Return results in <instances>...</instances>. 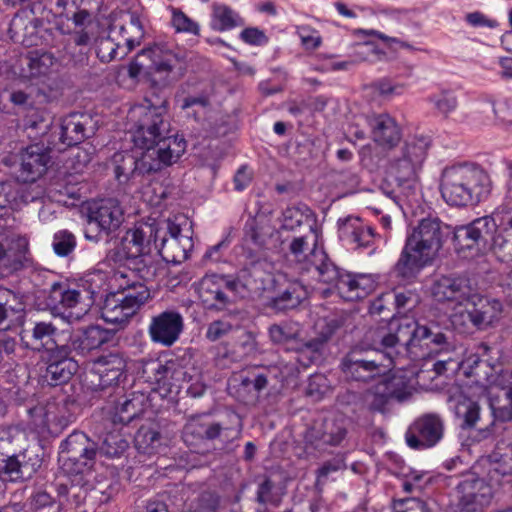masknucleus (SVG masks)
I'll return each instance as SVG.
<instances>
[{
  "label": "nucleus",
  "instance_id": "nucleus-60",
  "mask_svg": "<svg viewBox=\"0 0 512 512\" xmlns=\"http://www.w3.org/2000/svg\"><path fill=\"white\" fill-rule=\"evenodd\" d=\"M380 148L375 142L362 146L358 151L360 165L369 171L375 170L383 159Z\"/></svg>",
  "mask_w": 512,
  "mask_h": 512
},
{
  "label": "nucleus",
  "instance_id": "nucleus-4",
  "mask_svg": "<svg viewBox=\"0 0 512 512\" xmlns=\"http://www.w3.org/2000/svg\"><path fill=\"white\" fill-rule=\"evenodd\" d=\"M452 228L437 217L421 219L407 234L405 245L394 266L398 278L411 282L430 264Z\"/></svg>",
  "mask_w": 512,
  "mask_h": 512
},
{
  "label": "nucleus",
  "instance_id": "nucleus-38",
  "mask_svg": "<svg viewBox=\"0 0 512 512\" xmlns=\"http://www.w3.org/2000/svg\"><path fill=\"white\" fill-rule=\"evenodd\" d=\"M147 159L149 157L145 156L144 153L139 158L130 154H115L113 157L115 178L120 184H126L138 177L152 174Z\"/></svg>",
  "mask_w": 512,
  "mask_h": 512
},
{
  "label": "nucleus",
  "instance_id": "nucleus-36",
  "mask_svg": "<svg viewBox=\"0 0 512 512\" xmlns=\"http://www.w3.org/2000/svg\"><path fill=\"white\" fill-rule=\"evenodd\" d=\"M82 299V290L67 280L51 284L47 296L46 305L54 312L75 308Z\"/></svg>",
  "mask_w": 512,
  "mask_h": 512
},
{
  "label": "nucleus",
  "instance_id": "nucleus-19",
  "mask_svg": "<svg viewBox=\"0 0 512 512\" xmlns=\"http://www.w3.org/2000/svg\"><path fill=\"white\" fill-rule=\"evenodd\" d=\"M152 174L176 163L186 150V141L178 134L167 133L162 135L151 146H143Z\"/></svg>",
  "mask_w": 512,
  "mask_h": 512
},
{
  "label": "nucleus",
  "instance_id": "nucleus-46",
  "mask_svg": "<svg viewBox=\"0 0 512 512\" xmlns=\"http://www.w3.org/2000/svg\"><path fill=\"white\" fill-rule=\"evenodd\" d=\"M111 33L114 37L115 34H118L122 38L121 42L124 50L122 51L120 58H123L140 44V39L142 38L144 31L139 17L131 14L129 22L126 25L119 26L118 29L114 26L111 29Z\"/></svg>",
  "mask_w": 512,
  "mask_h": 512
},
{
  "label": "nucleus",
  "instance_id": "nucleus-35",
  "mask_svg": "<svg viewBox=\"0 0 512 512\" xmlns=\"http://www.w3.org/2000/svg\"><path fill=\"white\" fill-rule=\"evenodd\" d=\"M114 337V330L99 325H90L71 335L68 345L71 347V352L74 351L78 355L85 356L111 342Z\"/></svg>",
  "mask_w": 512,
  "mask_h": 512
},
{
  "label": "nucleus",
  "instance_id": "nucleus-9",
  "mask_svg": "<svg viewBox=\"0 0 512 512\" xmlns=\"http://www.w3.org/2000/svg\"><path fill=\"white\" fill-rule=\"evenodd\" d=\"M168 108L166 97L154 95L130 109L128 118L133 123L132 141L135 146H151L162 135L171 132Z\"/></svg>",
  "mask_w": 512,
  "mask_h": 512
},
{
  "label": "nucleus",
  "instance_id": "nucleus-12",
  "mask_svg": "<svg viewBox=\"0 0 512 512\" xmlns=\"http://www.w3.org/2000/svg\"><path fill=\"white\" fill-rule=\"evenodd\" d=\"M87 225L84 237L92 243L105 240L109 243L124 222V211L117 199L106 198L92 201L87 207Z\"/></svg>",
  "mask_w": 512,
  "mask_h": 512
},
{
  "label": "nucleus",
  "instance_id": "nucleus-30",
  "mask_svg": "<svg viewBox=\"0 0 512 512\" xmlns=\"http://www.w3.org/2000/svg\"><path fill=\"white\" fill-rule=\"evenodd\" d=\"M462 477L456 486L459 505L467 512L476 511L489 500L491 487L475 473H465Z\"/></svg>",
  "mask_w": 512,
  "mask_h": 512
},
{
  "label": "nucleus",
  "instance_id": "nucleus-28",
  "mask_svg": "<svg viewBox=\"0 0 512 512\" xmlns=\"http://www.w3.org/2000/svg\"><path fill=\"white\" fill-rule=\"evenodd\" d=\"M470 307L466 310L467 317L474 327L483 330L497 323L503 313L500 300L473 292L467 302Z\"/></svg>",
  "mask_w": 512,
  "mask_h": 512
},
{
  "label": "nucleus",
  "instance_id": "nucleus-37",
  "mask_svg": "<svg viewBox=\"0 0 512 512\" xmlns=\"http://www.w3.org/2000/svg\"><path fill=\"white\" fill-rule=\"evenodd\" d=\"M366 35L378 37L381 40L387 42L389 45L391 43H396L402 47L407 46L398 38L388 37L385 34L376 32L374 30H370L369 32L361 29L354 30V62H374L379 60L381 56L384 55V53L377 48V45L374 41L365 39Z\"/></svg>",
  "mask_w": 512,
  "mask_h": 512
},
{
  "label": "nucleus",
  "instance_id": "nucleus-55",
  "mask_svg": "<svg viewBox=\"0 0 512 512\" xmlns=\"http://www.w3.org/2000/svg\"><path fill=\"white\" fill-rule=\"evenodd\" d=\"M19 191L13 182L0 183V219L11 215L14 205H17Z\"/></svg>",
  "mask_w": 512,
  "mask_h": 512
},
{
  "label": "nucleus",
  "instance_id": "nucleus-42",
  "mask_svg": "<svg viewBox=\"0 0 512 512\" xmlns=\"http://www.w3.org/2000/svg\"><path fill=\"white\" fill-rule=\"evenodd\" d=\"M146 399L144 394L132 392L119 400L112 415L114 424L128 425L140 417L145 411Z\"/></svg>",
  "mask_w": 512,
  "mask_h": 512
},
{
  "label": "nucleus",
  "instance_id": "nucleus-45",
  "mask_svg": "<svg viewBox=\"0 0 512 512\" xmlns=\"http://www.w3.org/2000/svg\"><path fill=\"white\" fill-rule=\"evenodd\" d=\"M25 311L24 303L10 289L0 287V329L19 320Z\"/></svg>",
  "mask_w": 512,
  "mask_h": 512
},
{
  "label": "nucleus",
  "instance_id": "nucleus-29",
  "mask_svg": "<svg viewBox=\"0 0 512 512\" xmlns=\"http://www.w3.org/2000/svg\"><path fill=\"white\" fill-rule=\"evenodd\" d=\"M473 292L470 279L462 275L440 276L432 286V294L436 300L449 301L456 305L467 303Z\"/></svg>",
  "mask_w": 512,
  "mask_h": 512
},
{
  "label": "nucleus",
  "instance_id": "nucleus-26",
  "mask_svg": "<svg viewBox=\"0 0 512 512\" xmlns=\"http://www.w3.org/2000/svg\"><path fill=\"white\" fill-rule=\"evenodd\" d=\"M54 149L52 145L35 143L27 146L21 152V163L17 179L24 183H32L38 180L47 170L50 161L49 150Z\"/></svg>",
  "mask_w": 512,
  "mask_h": 512
},
{
  "label": "nucleus",
  "instance_id": "nucleus-39",
  "mask_svg": "<svg viewBox=\"0 0 512 512\" xmlns=\"http://www.w3.org/2000/svg\"><path fill=\"white\" fill-rule=\"evenodd\" d=\"M502 387L496 395H490L489 407L495 421H512V369L502 374Z\"/></svg>",
  "mask_w": 512,
  "mask_h": 512
},
{
  "label": "nucleus",
  "instance_id": "nucleus-21",
  "mask_svg": "<svg viewBox=\"0 0 512 512\" xmlns=\"http://www.w3.org/2000/svg\"><path fill=\"white\" fill-rule=\"evenodd\" d=\"M230 274H206L199 282L198 294L206 308L215 311L226 310L234 299Z\"/></svg>",
  "mask_w": 512,
  "mask_h": 512
},
{
  "label": "nucleus",
  "instance_id": "nucleus-43",
  "mask_svg": "<svg viewBox=\"0 0 512 512\" xmlns=\"http://www.w3.org/2000/svg\"><path fill=\"white\" fill-rule=\"evenodd\" d=\"M133 317L132 312L126 306L124 300L119 297L117 291L106 295L101 307V318L106 323L123 326Z\"/></svg>",
  "mask_w": 512,
  "mask_h": 512
},
{
  "label": "nucleus",
  "instance_id": "nucleus-6",
  "mask_svg": "<svg viewBox=\"0 0 512 512\" xmlns=\"http://www.w3.org/2000/svg\"><path fill=\"white\" fill-rule=\"evenodd\" d=\"M129 447L120 434L110 433L102 445L92 441L84 432L74 431L59 446L58 461L67 474H82L93 468L98 454L107 458L120 457Z\"/></svg>",
  "mask_w": 512,
  "mask_h": 512
},
{
  "label": "nucleus",
  "instance_id": "nucleus-11",
  "mask_svg": "<svg viewBox=\"0 0 512 512\" xmlns=\"http://www.w3.org/2000/svg\"><path fill=\"white\" fill-rule=\"evenodd\" d=\"M313 243L307 258L297 268L301 275L325 284H334L333 289L345 301H351L352 274L340 275L339 269L331 261L323 247L318 244V231L310 227Z\"/></svg>",
  "mask_w": 512,
  "mask_h": 512
},
{
  "label": "nucleus",
  "instance_id": "nucleus-41",
  "mask_svg": "<svg viewBox=\"0 0 512 512\" xmlns=\"http://www.w3.org/2000/svg\"><path fill=\"white\" fill-rule=\"evenodd\" d=\"M89 388L101 397H110L117 393L120 384L127 378L126 370L97 369L90 373Z\"/></svg>",
  "mask_w": 512,
  "mask_h": 512
},
{
  "label": "nucleus",
  "instance_id": "nucleus-34",
  "mask_svg": "<svg viewBox=\"0 0 512 512\" xmlns=\"http://www.w3.org/2000/svg\"><path fill=\"white\" fill-rule=\"evenodd\" d=\"M270 278L262 268L243 266L235 275L230 274L233 296H259L266 290Z\"/></svg>",
  "mask_w": 512,
  "mask_h": 512
},
{
  "label": "nucleus",
  "instance_id": "nucleus-13",
  "mask_svg": "<svg viewBox=\"0 0 512 512\" xmlns=\"http://www.w3.org/2000/svg\"><path fill=\"white\" fill-rule=\"evenodd\" d=\"M354 136L364 138L365 131L360 129L361 126L367 125L370 128L371 137L383 150L389 151L394 149L402 139V129L396 119L388 113H360L355 117Z\"/></svg>",
  "mask_w": 512,
  "mask_h": 512
},
{
  "label": "nucleus",
  "instance_id": "nucleus-49",
  "mask_svg": "<svg viewBox=\"0 0 512 512\" xmlns=\"http://www.w3.org/2000/svg\"><path fill=\"white\" fill-rule=\"evenodd\" d=\"M17 342L14 338L1 335L0 336V377L10 376L15 373L18 363L16 361Z\"/></svg>",
  "mask_w": 512,
  "mask_h": 512
},
{
  "label": "nucleus",
  "instance_id": "nucleus-17",
  "mask_svg": "<svg viewBox=\"0 0 512 512\" xmlns=\"http://www.w3.org/2000/svg\"><path fill=\"white\" fill-rule=\"evenodd\" d=\"M444 436V421L436 413L419 416L405 433L407 445L412 449H428L437 445Z\"/></svg>",
  "mask_w": 512,
  "mask_h": 512
},
{
  "label": "nucleus",
  "instance_id": "nucleus-7",
  "mask_svg": "<svg viewBox=\"0 0 512 512\" xmlns=\"http://www.w3.org/2000/svg\"><path fill=\"white\" fill-rule=\"evenodd\" d=\"M161 230L154 225L141 224L128 229L118 245L110 249L106 258L115 264L131 261L132 270L140 279L152 280L156 276L157 264L151 253L159 239Z\"/></svg>",
  "mask_w": 512,
  "mask_h": 512
},
{
  "label": "nucleus",
  "instance_id": "nucleus-3",
  "mask_svg": "<svg viewBox=\"0 0 512 512\" xmlns=\"http://www.w3.org/2000/svg\"><path fill=\"white\" fill-rule=\"evenodd\" d=\"M430 139L425 136L405 141L389 165L388 178L381 185L383 193L401 209L403 205L418 203L420 196L419 172L427 156Z\"/></svg>",
  "mask_w": 512,
  "mask_h": 512
},
{
  "label": "nucleus",
  "instance_id": "nucleus-63",
  "mask_svg": "<svg viewBox=\"0 0 512 512\" xmlns=\"http://www.w3.org/2000/svg\"><path fill=\"white\" fill-rule=\"evenodd\" d=\"M25 411L31 428L43 429L48 425L49 419L46 408L37 403L36 400H31V404L27 405Z\"/></svg>",
  "mask_w": 512,
  "mask_h": 512
},
{
  "label": "nucleus",
  "instance_id": "nucleus-20",
  "mask_svg": "<svg viewBox=\"0 0 512 512\" xmlns=\"http://www.w3.org/2000/svg\"><path fill=\"white\" fill-rule=\"evenodd\" d=\"M158 240L154 249L167 263L181 264L193 249L192 237L183 235L180 226L172 221L167 222L166 231L160 232Z\"/></svg>",
  "mask_w": 512,
  "mask_h": 512
},
{
  "label": "nucleus",
  "instance_id": "nucleus-27",
  "mask_svg": "<svg viewBox=\"0 0 512 512\" xmlns=\"http://www.w3.org/2000/svg\"><path fill=\"white\" fill-rule=\"evenodd\" d=\"M508 172L507 191L503 203L494 211L500 217V229L494 237V248L505 256H512V161H505Z\"/></svg>",
  "mask_w": 512,
  "mask_h": 512
},
{
  "label": "nucleus",
  "instance_id": "nucleus-64",
  "mask_svg": "<svg viewBox=\"0 0 512 512\" xmlns=\"http://www.w3.org/2000/svg\"><path fill=\"white\" fill-rule=\"evenodd\" d=\"M393 512H433L428 503L417 499L407 498L393 501Z\"/></svg>",
  "mask_w": 512,
  "mask_h": 512
},
{
  "label": "nucleus",
  "instance_id": "nucleus-51",
  "mask_svg": "<svg viewBox=\"0 0 512 512\" xmlns=\"http://www.w3.org/2000/svg\"><path fill=\"white\" fill-rule=\"evenodd\" d=\"M220 497L217 493L203 491L189 500L184 512H218Z\"/></svg>",
  "mask_w": 512,
  "mask_h": 512
},
{
  "label": "nucleus",
  "instance_id": "nucleus-33",
  "mask_svg": "<svg viewBox=\"0 0 512 512\" xmlns=\"http://www.w3.org/2000/svg\"><path fill=\"white\" fill-rule=\"evenodd\" d=\"M134 272L126 274L117 272L114 275L117 282V293L124 300L126 306L130 309L133 316L149 301L151 292L146 286V280H135Z\"/></svg>",
  "mask_w": 512,
  "mask_h": 512
},
{
  "label": "nucleus",
  "instance_id": "nucleus-16",
  "mask_svg": "<svg viewBox=\"0 0 512 512\" xmlns=\"http://www.w3.org/2000/svg\"><path fill=\"white\" fill-rule=\"evenodd\" d=\"M36 446L0 459V479L4 482H23L30 479L41 467L42 458Z\"/></svg>",
  "mask_w": 512,
  "mask_h": 512
},
{
  "label": "nucleus",
  "instance_id": "nucleus-24",
  "mask_svg": "<svg viewBox=\"0 0 512 512\" xmlns=\"http://www.w3.org/2000/svg\"><path fill=\"white\" fill-rule=\"evenodd\" d=\"M346 433V428L341 422H315L305 431V451L309 454L325 451L328 446L340 444Z\"/></svg>",
  "mask_w": 512,
  "mask_h": 512
},
{
  "label": "nucleus",
  "instance_id": "nucleus-22",
  "mask_svg": "<svg viewBox=\"0 0 512 512\" xmlns=\"http://www.w3.org/2000/svg\"><path fill=\"white\" fill-rule=\"evenodd\" d=\"M102 0H55V8L60 17L74 25L73 31H86L89 35L88 52L94 38L92 19Z\"/></svg>",
  "mask_w": 512,
  "mask_h": 512
},
{
  "label": "nucleus",
  "instance_id": "nucleus-10",
  "mask_svg": "<svg viewBox=\"0 0 512 512\" xmlns=\"http://www.w3.org/2000/svg\"><path fill=\"white\" fill-rule=\"evenodd\" d=\"M242 433V419L234 411H227L218 420L205 416H192L183 427L182 438L191 448L205 441L218 440L223 449H230V444Z\"/></svg>",
  "mask_w": 512,
  "mask_h": 512
},
{
  "label": "nucleus",
  "instance_id": "nucleus-2",
  "mask_svg": "<svg viewBox=\"0 0 512 512\" xmlns=\"http://www.w3.org/2000/svg\"><path fill=\"white\" fill-rule=\"evenodd\" d=\"M390 324H396L394 333H387L384 329L371 331L370 335L374 345L380 344L383 351L375 348L376 359L381 361L387 357L389 363L401 353L409 354L413 360L430 358L434 355L448 351L450 343L445 333L437 325L420 324L411 317L392 319Z\"/></svg>",
  "mask_w": 512,
  "mask_h": 512
},
{
  "label": "nucleus",
  "instance_id": "nucleus-31",
  "mask_svg": "<svg viewBox=\"0 0 512 512\" xmlns=\"http://www.w3.org/2000/svg\"><path fill=\"white\" fill-rule=\"evenodd\" d=\"M58 328L51 321H35L31 327L23 328L20 337L26 348L37 352H46L47 355L56 351L61 344L57 343Z\"/></svg>",
  "mask_w": 512,
  "mask_h": 512
},
{
  "label": "nucleus",
  "instance_id": "nucleus-47",
  "mask_svg": "<svg viewBox=\"0 0 512 512\" xmlns=\"http://www.w3.org/2000/svg\"><path fill=\"white\" fill-rule=\"evenodd\" d=\"M211 28L215 31H228L244 25V20L232 8L225 4L214 3L211 14Z\"/></svg>",
  "mask_w": 512,
  "mask_h": 512
},
{
  "label": "nucleus",
  "instance_id": "nucleus-14",
  "mask_svg": "<svg viewBox=\"0 0 512 512\" xmlns=\"http://www.w3.org/2000/svg\"><path fill=\"white\" fill-rule=\"evenodd\" d=\"M147 58L151 70L152 82L159 88L171 86L182 76L183 71L179 59L165 44H154L141 50L137 59Z\"/></svg>",
  "mask_w": 512,
  "mask_h": 512
},
{
  "label": "nucleus",
  "instance_id": "nucleus-52",
  "mask_svg": "<svg viewBox=\"0 0 512 512\" xmlns=\"http://www.w3.org/2000/svg\"><path fill=\"white\" fill-rule=\"evenodd\" d=\"M27 59L30 74L34 77L46 75L56 62L54 54L48 51H31Z\"/></svg>",
  "mask_w": 512,
  "mask_h": 512
},
{
  "label": "nucleus",
  "instance_id": "nucleus-8",
  "mask_svg": "<svg viewBox=\"0 0 512 512\" xmlns=\"http://www.w3.org/2000/svg\"><path fill=\"white\" fill-rule=\"evenodd\" d=\"M440 192L452 206H472L486 199L491 192L488 174L473 165L446 167L441 174Z\"/></svg>",
  "mask_w": 512,
  "mask_h": 512
},
{
  "label": "nucleus",
  "instance_id": "nucleus-56",
  "mask_svg": "<svg viewBox=\"0 0 512 512\" xmlns=\"http://www.w3.org/2000/svg\"><path fill=\"white\" fill-rule=\"evenodd\" d=\"M385 389L386 388L382 385L381 381H378L375 385L364 392L362 396L363 403L370 410L382 411L390 400Z\"/></svg>",
  "mask_w": 512,
  "mask_h": 512
},
{
  "label": "nucleus",
  "instance_id": "nucleus-57",
  "mask_svg": "<svg viewBox=\"0 0 512 512\" xmlns=\"http://www.w3.org/2000/svg\"><path fill=\"white\" fill-rule=\"evenodd\" d=\"M124 50L121 40L116 42L114 36L102 38L97 46L96 55L103 63H109L116 58H120Z\"/></svg>",
  "mask_w": 512,
  "mask_h": 512
},
{
  "label": "nucleus",
  "instance_id": "nucleus-25",
  "mask_svg": "<svg viewBox=\"0 0 512 512\" xmlns=\"http://www.w3.org/2000/svg\"><path fill=\"white\" fill-rule=\"evenodd\" d=\"M184 329V319L176 310H165L151 318L148 333L152 342L171 347Z\"/></svg>",
  "mask_w": 512,
  "mask_h": 512
},
{
  "label": "nucleus",
  "instance_id": "nucleus-23",
  "mask_svg": "<svg viewBox=\"0 0 512 512\" xmlns=\"http://www.w3.org/2000/svg\"><path fill=\"white\" fill-rule=\"evenodd\" d=\"M69 345H60L56 351L46 356V368L42 374L43 381L49 386L68 383L79 369L78 362L71 356Z\"/></svg>",
  "mask_w": 512,
  "mask_h": 512
},
{
  "label": "nucleus",
  "instance_id": "nucleus-18",
  "mask_svg": "<svg viewBox=\"0 0 512 512\" xmlns=\"http://www.w3.org/2000/svg\"><path fill=\"white\" fill-rule=\"evenodd\" d=\"M96 132V123L87 113H70L61 120L58 141H49L54 150L62 151L84 142Z\"/></svg>",
  "mask_w": 512,
  "mask_h": 512
},
{
  "label": "nucleus",
  "instance_id": "nucleus-61",
  "mask_svg": "<svg viewBox=\"0 0 512 512\" xmlns=\"http://www.w3.org/2000/svg\"><path fill=\"white\" fill-rule=\"evenodd\" d=\"M30 506L34 512H60L61 504L48 492L37 491L30 499Z\"/></svg>",
  "mask_w": 512,
  "mask_h": 512
},
{
  "label": "nucleus",
  "instance_id": "nucleus-50",
  "mask_svg": "<svg viewBox=\"0 0 512 512\" xmlns=\"http://www.w3.org/2000/svg\"><path fill=\"white\" fill-rule=\"evenodd\" d=\"M161 434L154 426H141L135 435L136 448L145 454H152L160 446Z\"/></svg>",
  "mask_w": 512,
  "mask_h": 512
},
{
  "label": "nucleus",
  "instance_id": "nucleus-53",
  "mask_svg": "<svg viewBox=\"0 0 512 512\" xmlns=\"http://www.w3.org/2000/svg\"><path fill=\"white\" fill-rule=\"evenodd\" d=\"M456 416L461 421L460 425L462 428H475L478 421H480V406L477 402L464 400L458 403Z\"/></svg>",
  "mask_w": 512,
  "mask_h": 512
},
{
  "label": "nucleus",
  "instance_id": "nucleus-32",
  "mask_svg": "<svg viewBox=\"0 0 512 512\" xmlns=\"http://www.w3.org/2000/svg\"><path fill=\"white\" fill-rule=\"evenodd\" d=\"M27 245L20 238L0 230V277H8L24 267Z\"/></svg>",
  "mask_w": 512,
  "mask_h": 512
},
{
  "label": "nucleus",
  "instance_id": "nucleus-48",
  "mask_svg": "<svg viewBox=\"0 0 512 512\" xmlns=\"http://www.w3.org/2000/svg\"><path fill=\"white\" fill-rule=\"evenodd\" d=\"M382 366L385 365L376 358L354 357V382L375 381L383 373Z\"/></svg>",
  "mask_w": 512,
  "mask_h": 512
},
{
  "label": "nucleus",
  "instance_id": "nucleus-59",
  "mask_svg": "<svg viewBox=\"0 0 512 512\" xmlns=\"http://www.w3.org/2000/svg\"><path fill=\"white\" fill-rule=\"evenodd\" d=\"M76 237L68 230H60L53 236L52 247L59 257H68L76 248Z\"/></svg>",
  "mask_w": 512,
  "mask_h": 512
},
{
  "label": "nucleus",
  "instance_id": "nucleus-15",
  "mask_svg": "<svg viewBox=\"0 0 512 512\" xmlns=\"http://www.w3.org/2000/svg\"><path fill=\"white\" fill-rule=\"evenodd\" d=\"M500 229V217L495 216V212L491 216H484L478 218L466 226L456 228L453 233L454 247L458 253L466 250L480 249V246H485L489 238H492V246L494 248V237L498 234ZM496 252V250H494ZM497 253H502L497 251ZM503 257H506L503 255ZM512 258V256H507Z\"/></svg>",
  "mask_w": 512,
  "mask_h": 512
},
{
  "label": "nucleus",
  "instance_id": "nucleus-58",
  "mask_svg": "<svg viewBox=\"0 0 512 512\" xmlns=\"http://www.w3.org/2000/svg\"><path fill=\"white\" fill-rule=\"evenodd\" d=\"M310 227L313 225L309 224V234L303 235L299 237H294L289 244V252L293 257V261L295 262L296 269L300 266V264L307 258L308 253L311 248L309 246L310 241L313 243V237L311 236Z\"/></svg>",
  "mask_w": 512,
  "mask_h": 512
},
{
  "label": "nucleus",
  "instance_id": "nucleus-54",
  "mask_svg": "<svg viewBox=\"0 0 512 512\" xmlns=\"http://www.w3.org/2000/svg\"><path fill=\"white\" fill-rule=\"evenodd\" d=\"M256 501L261 505L278 507L282 501V493L270 478H265L257 487Z\"/></svg>",
  "mask_w": 512,
  "mask_h": 512
},
{
  "label": "nucleus",
  "instance_id": "nucleus-40",
  "mask_svg": "<svg viewBox=\"0 0 512 512\" xmlns=\"http://www.w3.org/2000/svg\"><path fill=\"white\" fill-rule=\"evenodd\" d=\"M274 232L270 213L266 212L258 211L254 216L249 217L244 225L245 239L258 248H264Z\"/></svg>",
  "mask_w": 512,
  "mask_h": 512
},
{
  "label": "nucleus",
  "instance_id": "nucleus-62",
  "mask_svg": "<svg viewBox=\"0 0 512 512\" xmlns=\"http://www.w3.org/2000/svg\"><path fill=\"white\" fill-rule=\"evenodd\" d=\"M380 381L385 386V391L390 399L404 401L411 394L407 382L402 377L393 376Z\"/></svg>",
  "mask_w": 512,
  "mask_h": 512
},
{
  "label": "nucleus",
  "instance_id": "nucleus-44",
  "mask_svg": "<svg viewBox=\"0 0 512 512\" xmlns=\"http://www.w3.org/2000/svg\"><path fill=\"white\" fill-rule=\"evenodd\" d=\"M307 290L298 281L288 284V286L279 292L275 297L270 300L269 306L277 312H285L300 305L306 299Z\"/></svg>",
  "mask_w": 512,
  "mask_h": 512
},
{
  "label": "nucleus",
  "instance_id": "nucleus-5",
  "mask_svg": "<svg viewBox=\"0 0 512 512\" xmlns=\"http://www.w3.org/2000/svg\"><path fill=\"white\" fill-rule=\"evenodd\" d=\"M345 321L342 314L317 319L314 324L316 337L307 342L301 340V328L295 322L283 321L273 324L269 327L268 333L274 344L295 352L294 359L301 367H308L320 358L324 344L342 328Z\"/></svg>",
  "mask_w": 512,
  "mask_h": 512
},
{
  "label": "nucleus",
  "instance_id": "nucleus-1",
  "mask_svg": "<svg viewBox=\"0 0 512 512\" xmlns=\"http://www.w3.org/2000/svg\"><path fill=\"white\" fill-rule=\"evenodd\" d=\"M10 39L25 47L43 46L53 48L62 61L78 67L88 65V41L86 31L65 30L63 25L55 28L31 13H16L8 28Z\"/></svg>",
  "mask_w": 512,
  "mask_h": 512
}]
</instances>
